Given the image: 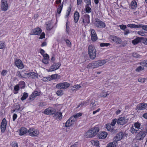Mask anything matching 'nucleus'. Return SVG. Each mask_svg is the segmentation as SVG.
Here are the masks:
<instances>
[{"instance_id": "nucleus-1", "label": "nucleus", "mask_w": 147, "mask_h": 147, "mask_svg": "<svg viewBox=\"0 0 147 147\" xmlns=\"http://www.w3.org/2000/svg\"><path fill=\"white\" fill-rule=\"evenodd\" d=\"M107 62L106 60H98L93 61L92 63L88 64L87 66L88 68H95L99 66H101L104 65Z\"/></svg>"}, {"instance_id": "nucleus-2", "label": "nucleus", "mask_w": 147, "mask_h": 147, "mask_svg": "<svg viewBox=\"0 0 147 147\" xmlns=\"http://www.w3.org/2000/svg\"><path fill=\"white\" fill-rule=\"evenodd\" d=\"M88 54L92 60L94 59L96 57V51L94 46L92 45L88 46Z\"/></svg>"}, {"instance_id": "nucleus-3", "label": "nucleus", "mask_w": 147, "mask_h": 147, "mask_svg": "<svg viewBox=\"0 0 147 147\" xmlns=\"http://www.w3.org/2000/svg\"><path fill=\"white\" fill-rule=\"evenodd\" d=\"M99 131V129H91L88 130L85 135L87 138L93 137L96 135Z\"/></svg>"}, {"instance_id": "nucleus-4", "label": "nucleus", "mask_w": 147, "mask_h": 147, "mask_svg": "<svg viewBox=\"0 0 147 147\" xmlns=\"http://www.w3.org/2000/svg\"><path fill=\"white\" fill-rule=\"evenodd\" d=\"M137 133L136 136V138L137 140H143L146 134V133L143 130H139Z\"/></svg>"}, {"instance_id": "nucleus-5", "label": "nucleus", "mask_w": 147, "mask_h": 147, "mask_svg": "<svg viewBox=\"0 0 147 147\" xmlns=\"http://www.w3.org/2000/svg\"><path fill=\"white\" fill-rule=\"evenodd\" d=\"M69 84L67 82L60 83L57 84L55 86L56 88L58 89H64L68 88L69 86Z\"/></svg>"}, {"instance_id": "nucleus-6", "label": "nucleus", "mask_w": 147, "mask_h": 147, "mask_svg": "<svg viewBox=\"0 0 147 147\" xmlns=\"http://www.w3.org/2000/svg\"><path fill=\"white\" fill-rule=\"evenodd\" d=\"M128 119L125 117H119L117 119V124L118 125H123L127 123Z\"/></svg>"}, {"instance_id": "nucleus-7", "label": "nucleus", "mask_w": 147, "mask_h": 147, "mask_svg": "<svg viewBox=\"0 0 147 147\" xmlns=\"http://www.w3.org/2000/svg\"><path fill=\"white\" fill-rule=\"evenodd\" d=\"M147 108V103L142 102L138 104L136 107V110L140 111L144 110Z\"/></svg>"}, {"instance_id": "nucleus-8", "label": "nucleus", "mask_w": 147, "mask_h": 147, "mask_svg": "<svg viewBox=\"0 0 147 147\" xmlns=\"http://www.w3.org/2000/svg\"><path fill=\"white\" fill-rule=\"evenodd\" d=\"M61 65V64L59 63H54L51 65L49 69H47L48 71H52L58 69Z\"/></svg>"}, {"instance_id": "nucleus-9", "label": "nucleus", "mask_w": 147, "mask_h": 147, "mask_svg": "<svg viewBox=\"0 0 147 147\" xmlns=\"http://www.w3.org/2000/svg\"><path fill=\"white\" fill-rule=\"evenodd\" d=\"M56 112V110L55 109L49 107L45 109L43 112V113L46 115L53 114Z\"/></svg>"}, {"instance_id": "nucleus-10", "label": "nucleus", "mask_w": 147, "mask_h": 147, "mask_svg": "<svg viewBox=\"0 0 147 147\" xmlns=\"http://www.w3.org/2000/svg\"><path fill=\"white\" fill-rule=\"evenodd\" d=\"M8 5L6 0H1V8L4 11H5L8 9Z\"/></svg>"}, {"instance_id": "nucleus-11", "label": "nucleus", "mask_w": 147, "mask_h": 147, "mask_svg": "<svg viewBox=\"0 0 147 147\" xmlns=\"http://www.w3.org/2000/svg\"><path fill=\"white\" fill-rule=\"evenodd\" d=\"M28 132L29 135L31 136H37L39 133V131L37 129H29Z\"/></svg>"}, {"instance_id": "nucleus-12", "label": "nucleus", "mask_w": 147, "mask_h": 147, "mask_svg": "<svg viewBox=\"0 0 147 147\" xmlns=\"http://www.w3.org/2000/svg\"><path fill=\"white\" fill-rule=\"evenodd\" d=\"M75 121V119H74V118L73 117H71L67 121L65 124V126L67 127H70L74 124Z\"/></svg>"}, {"instance_id": "nucleus-13", "label": "nucleus", "mask_w": 147, "mask_h": 147, "mask_svg": "<svg viewBox=\"0 0 147 147\" xmlns=\"http://www.w3.org/2000/svg\"><path fill=\"white\" fill-rule=\"evenodd\" d=\"M15 63L16 65L19 69H22L24 67V65L22 61L19 59H16Z\"/></svg>"}, {"instance_id": "nucleus-14", "label": "nucleus", "mask_w": 147, "mask_h": 147, "mask_svg": "<svg viewBox=\"0 0 147 147\" xmlns=\"http://www.w3.org/2000/svg\"><path fill=\"white\" fill-rule=\"evenodd\" d=\"M110 38L114 42L117 44H119L121 42V40L120 38L117 36H110Z\"/></svg>"}, {"instance_id": "nucleus-15", "label": "nucleus", "mask_w": 147, "mask_h": 147, "mask_svg": "<svg viewBox=\"0 0 147 147\" xmlns=\"http://www.w3.org/2000/svg\"><path fill=\"white\" fill-rule=\"evenodd\" d=\"M96 22V25L98 27L103 28L105 27V23L99 19H97Z\"/></svg>"}, {"instance_id": "nucleus-16", "label": "nucleus", "mask_w": 147, "mask_h": 147, "mask_svg": "<svg viewBox=\"0 0 147 147\" xmlns=\"http://www.w3.org/2000/svg\"><path fill=\"white\" fill-rule=\"evenodd\" d=\"M123 136V134L121 132L118 133L114 138V141L117 142L120 140L122 138Z\"/></svg>"}, {"instance_id": "nucleus-17", "label": "nucleus", "mask_w": 147, "mask_h": 147, "mask_svg": "<svg viewBox=\"0 0 147 147\" xmlns=\"http://www.w3.org/2000/svg\"><path fill=\"white\" fill-rule=\"evenodd\" d=\"M42 30L39 28H36L32 31V35H39L41 32Z\"/></svg>"}, {"instance_id": "nucleus-18", "label": "nucleus", "mask_w": 147, "mask_h": 147, "mask_svg": "<svg viewBox=\"0 0 147 147\" xmlns=\"http://www.w3.org/2000/svg\"><path fill=\"white\" fill-rule=\"evenodd\" d=\"M107 135V133L105 131L100 132L98 134V137L100 139H104L106 138Z\"/></svg>"}, {"instance_id": "nucleus-19", "label": "nucleus", "mask_w": 147, "mask_h": 147, "mask_svg": "<svg viewBox=\"0 0 147 147\" xmlns=\"http://www.w3.org/2000/svg\"><path fill=\"white\" fill-rule=\"evenodd\" d=\"M89 16L88 14H85L83 17V22L84 24H88L90 22Z\"/></svg>"}, {"instance_id": "nucleus-20", "label": "nucleus", "mask_w": 147, "mask_h": 147, "mask_svg": "<svg viewBox=\"0 0 147 147\" xmlns=\"http://www.w3.org/2000/svg\"><path fill=\"white\" fill-rule=\"evenodd\" d=\"M80 17L79 13L76 11L75 12L74 14V21L75 23H76L79 20Z\"/></svg>"}, {"instance_id": "nucleus-21", "label": "nucleus", "mask_w": 147, "mask_h": 147, "mask_svg": "<svg viewBox=\"0 0 147 147\" xmlns=\"http://www.w3.org/2000/svg\"><path fill=\"white\" fill-rule=\"evenodd\" d=\"M62 116V113L59 112H57L53 116L55 119H57V120H60L61 119Z\"/></svg>"}, {"instance_id": "nucleus-22", "label": "nucleus", "mask_w": 147, "mask_h": 147, "mask_svg": "<svg viewBox=\"0 0 147 147\" xmlns=\"http://www.w3.org/2000/svg\"><path fill=\"white\" fill-rule=\"evenodd\" d=\"M7 122L5 118H4L1 123V129H6L7 128Z\"/></svg>"}, {"instance_id": "nucleus-23", "label": "nucleus", "mask_w": 147, "mask_h": 147, "mask_svg": "<svg viewBox=\"0 0 147 147\" xmlns=\"http://www.w3.org/2000/svg\"><path fill=\"white\" fill-rule=\"evenodd\" d=\"M143 39V38L138 37L132 40V42L134 45H136L138 43L141 42V40Z\"/></svg>"}, {"instance_id": "nucleus-24", "label": "nucleus", "mask_w": 147, "mask_h": 147, "mask_svg": "<svg viewBox=\"0 0 147 147\" xmlns=\"http://www.w3.org/2000/svg\"><path fill=\"white\" fill-rule=\"evenodd\" d=\"M38 75L37 73H35L33 72L29 73V76L31 77L32 78H38Z\"/></svg>"}, {"instance_id": "nucleus-25", "label": "nucleus", "mask_w": 147, "mask_h": 147, "mask_svg": "<svg viewBox=\"0 0 147 147\" xmlns=\"http://www.w3.org/2000/svg\"><path fill=\"white\" fill-rule=\"evenodd\" d=\"M51 78V80L53 79H59L61 78V76L60 75L58 74L52 75L50 76Z\"/></svg>"}, {"instance_id": "nucleus-26", "label": "nucleus", "mask_w": 147, "mask_h": 147, "mask_svg": "<svg viewBox=\"0 0 147 147\" xmlns=\"http://www.w3.org/2000/svg\"><path fill=\"white\" fill-rule=\"evenodd\" d=\"M53 28V26L51 25V23L50 22H47L46 24V28L47 30H50Z\"/></svg>"}, {"instance_id": "nucleus-27", "label": "nucleus", "mask_w": 147, "mask_h": 147, "mask_svg": "<svg viewBox=\"0 0 147 147\" xmlns=\"http://www.w3.org/2000/svg\"><path fill=\"white\" fill-rule=\"evenodd\" d=\"M137 6V4L136 1L135 0L132 1L131 4V8L133 9H136Z\"/></svg>"}, {"instance_id": "nucleus-28", "label": "nucleus", "mask_w": 147, "mask_h": 147, "mask_svg": "<svg viewBox=\"0 0 147 147\" xmlns=\"http://www.w3.org/2000/svg\"><path fill=\"white\" fill-rule=\"evenodd\" d=\"M28 131L27 129H20L19 131V134L21 135H23L28 133Z\"/></svg>"}, {"instance_id": "nucleus-29", "label": "nucleus", "mask_w": 147, "mask_h": 147, "mask_svg": "<svg viewBox=\"0 0 147 147\" xmlns=\"http://www.w3.org/2000/svg\"><path fill=\"white\" fill-rule=\"evenodd\" d=\"M81 88V86L78 85H75L71 87V90L74 91L78 90Z\"/></svg>"}, {"instance_id": "nucleus-30", "label": "nucleus", "mask_w": 147, "mask_h": 147, "mask_svg": "<svg viewBox=\"0 0 147 147\" xmlns=\"http://www.w3.org/2000/svg\"><path fill=\"white\" fill-rule=\"evenodd\" d=\"M17 85L20 88H24L25 87V84L24 81H22L20 82Z\"/></svg>"}, {"instance_id": "nucleus-31", "label": "nucleus", "mask_w": 147, "mask_h": 147, "mask_svg": "<svg viewBox=\"0 0 147 147\" xmlns=\"http://www.w3.org/2000/svg\"><path fill=\"white\" fill-rule=\"evenodd\" d=\"M20 88L17 84L15 85L14 87L13 93L14 94H17L18 93Z\"/></svg>"}, {"instance_id": "nucleus-32", "label": "nucleus", "mask_w": 147, "mask_h": 147, "mask_svg": "<svg viewBox=\"0 0 147 147\" xmlns=\"http://www.w3.org/2000/svg\"><path fill=\"white\" fill-rule=\"evenodd\" d=\"M116 142L114 141L111 143L108 144L106 147H116Z\"/></svg>"}, {"instance_id": "nucleus-33", "label": "nucleus", "mask_w": 147, "mask_h": 147, "mask_svg": "<svg viewBox=\"0 0 147 147\" xmlns=\"http://www.w3.org/2000/svg\"><path fill=\"white\" fill-rule=\"evenodd\" d=\"M91 142L93 145L95 146H99V142L97 140H92Z\"/></svg>"}, {"instance_id": "nucleus-34", "label": "nucleus", "mask_w": 147, "mask_h": 147, "mask_svg": "<svg viewBox=\"0 0 147 147\" xmlns=\"http://www.w3.org/2000/svg\"><path fill=\"white\" fill-rule=\"evenodd\" d=\"M98 39L97 34H95L94 35H91V40L93 42H95Z\"/></svg>"}, {"instance_id": "nucleus-35", "label": "nucleus", "mask_w": 147, "mask_h": 147, "mask_svg": "<svg viewBox=\"0 0 147 147\" xmlns=\"http://www.w3.org/2000/svg\"><path fill=\"white\" fill-rule=\"evenodd\" d=\"M139 64L142 65L143 66L147 67V60H144L139 63Z\"/></svg>"}, {"instance_id": "nucleus-36", "label": "nucleus", "mask_w": 147, "mask_h": 147, "mask_svg": "<svg viewBox=\"0 0 147 147\" xmlns=\"http://www.w3.org/2000/svg\"><path fill=\"white\" fill-rule=\"evenodd\" d=\"M28 96V95L27 93L24 92L22 97L21 98V99L23 101L25 100Z\"/></svg>"}, {"instance_id": "nucleus-37", "label": "nucleus", "mask_w": 147, "mask_h": 147, "mask_svg": "<svg viewBox=\"0 0 147 147\" xmlns=\"http://www.w3.org/2000/svg\"><path fill=\"white\" fill-rule=\"evenodd\" d=\"M24 72L23 71H22V78H26L27 77H29V73H24Z\"/></svg>"}, {"instance_id": "nucleus-38", "label": "nucleus", "mask_w": 147, "mask_h": 147, "mask_svg": "<svg viewBox=\"0 0 147 147\" xmlns=\"http://www.w3.org/2000/svg\"><path fill=\"white\" fill-rule=\"evenodd\" d=\"M89 5H86V6L85 11L87 13H89L91 11V8L89 7Z\"/></svg>"}, {"instance_id": "nucleus-39", "label": "nucleus", "mask_w": 147, "mask_h": 147, "mask_svg": "<svg viewBox=\"0 0 147 147\" xmlns=\"http://www.w3.org/2000/svg\"><path fill=\"white\" fill-rule=\"evenodd\" d=\"M71 6L70 5V6L68 8V9L67 10V13L66 14V16H65V18H67L68 17V16L71 10Z\"/></svg>"}, {"instance_id": "nucleus-40", "label": "nucleus", "mask_w": 147, "mask_h": 147, "mask_svg": "<svg viewBox=\"0 0 147 147\" xmlns=\"http://www.w3.org/2000/svg\"><path fill=\"white\" fill-rule=\"evenodd\" d=\"M117 120L115 118L113 119L111 123V126L112 127L114 126L116 123H117Z\"/></svg>"}, {"instance_id": "nucleus-41", "label": "nucleus", "mask_w": 147, "mask_h": 147, "mask_svg": "<svg viewBox=\"0 0 147 147\" xmlns=\"http://www.w3.org/2000/svg\"><path fill=\"white\" fill-rule=\"evenodd\" d=\"M144 69V68L143 67H142L141 66H139L137 67L135 70L136 72H140L142 70H143Z\"/></svg>"}, {"instance_id": "nucleus-42", "label": "nucleus", "mask_w": 147, "mask_h": 147, "mask_svg": "<svg viewBox=\"0 0 147 147\" xmlns=\"http://www.w3.org/2000/svg\"><path fill=\"white\" fill-rule=\"evenodd\" d=\"M39 95V93L37 91H34L30 96L31 97L33 98L35 96H38Z\"/></svg>"}, {"instance_id": "nucleus-43", "label": "nucleus", "mask_w": 147, "mask_h": 147, "mask_svg": "<svg viewBox=\"0 0 147 147\" xmlns=\"http://www.w3.org/2000/svg\"><path fill=\"white\" fill-rule=\"evenodd\" d=\"M63 91L61 90H59L56 92V94L58 96H61L63 95Z\"/></svg>"}, {"instance_id": "nucleus-44", "label": "nucleus", "mask_w": 147, "mask_h": 147, "mask_svg": "<svg viewBox=\"0 0 147 147\" xmlns=\"http://www.w3.org/2000/svg\"><path fill=\"white\" fill-rule=\"evenodd\" d=\"M108 95H109V94H108L106 92L104 91L101 93L100 96L101 97H105Z\"/></svg>"}, {"instance_id": "nucleus-45", "label": "nucleus", "mask_w": 147, "mask_h": 147, "mask_svg": "<svg viewBox=\"0 0 147 147\" xmlns=\"http://www.w3.org/2000/svg\"><path fill=\"white\" fill-rule=\"evenodd\" d=\"M82 115V113H80L74 115L72 117L74 118V119H75V120H76V118L81 116Z\"/></svg>"}, {"instance_id": "nucleus-46", "label": "nucleus", "mask_w": 147, "mask_h": 147, "mask_svg": "<svg viewBox=\"0 0 147 147\" xmlns=\"http://www.w3.org/2000/svg\"><path fill=\"white\" fill-rule=\"evenodd\" d=\"M132 56L136 58H140L141 57V56L136 53H134L132 54Z\"/></svg>"}, {"instance_id": "nucleus-47", "label": "nucleus", "mask_w": 147, "mask_h": 147, "mask_svg": "<svg viewBox=\"0 0 147 147\" xmlns=\"http://www.w3.org/2000/svg\"><path fill=\"white\" fill-rule=\"evenodd\" d=\"M5 47V42L3 41H0V49H2Z\"/></svg>"}, {"instance_id": "nucleus-48", "label": "nucleus", "mask_w": 147, "mask_h": 147, "mask_svg": "<svg viewBox=\"0 0 147 147\" xmlns=\"http://www.w3.org/2000/svg\"><path fill=\"white\" fill-rule=\"evenodd\" d=\"M108 131H110V134H113L117 132V129H108Z\"/></svg>"}, {"instance_id": "nucleus-49", "label": "nucleus", "mask_w": 147, "mask_h": 147, "mask_svg": "<svg viewBox=\"0 0 147 147\" xmlns=\"http://www.w3.org/2000/svg\"><path fill=\"white\" fill-rule=\"evenodd\" d=\"M140 123L139 122H136L134 124L135 128L137 129H140Z\"/></svg>"}, {"instance_id": "nucleus-50", "label": "nucleus", "mask_w": 147, "mask_h": 147, "mask_svg": "<svg viewBox=\"0 0 147 147\" xmlns=\"http://www.w3.org/2000/svg\"><path fill=\"white\" fill-rule=\"evenodd\" d=\"M110 45V44L109 43H101L100 44V46L101 47H108Z\"/></svg>"}, {"instance_id": "nucleus-51", "label": "nucleus", "mask_w": 147, "mask_h": 147, "mask_svg": "<svg viewBox=\"0 0 147 147\" xmlns=\"http://www.w3.org/2000/svg\"><path fill=\"white\" fill-rule=\"evenodd\" d=\"M63 5H61L59 8L57 9V12L58 13H60L61 12V10L63 7Z\"/></svg>"}, {"instance_id": "nucleus-52", "label": "nucleus", "mask_w": 147, "mask_h": 147, "mask_svg": "<svg viewBox=\"0 0 147 147\" xmlns=\"http://www.w3.org/2000/svg\"><path fill=\"white\" fill-rule=\"evenodd\" d=\"M12 147H18V143L16 142H13L11 144Z\"/></svg>"}, {"instance_id": "nucleus-53", "label": "nucleus", "mask_w": 147, "mask_h": 147, "mask_svg": "<svg viewBox=\"0 0 147 147\" xmlns=\"http://www.w3.org/2000/svg\"><path fill=\"white\" fill-rule=\"evenodd\" d=\"M16 75L18 77L20 78H22V73H21L20 71H17L16 72Z\"/></svg>"}, {"instance_id": "nucleus-54", "label": "nucleus", "mask_w": 147, "mask_h": 147, "mask_svg": "<svg viewBox=\"0 0 147 147\" xmlns=\"http://www.w3.org/2000/svg\"><path fill=\"white\" fill-rule=\"evenodd\" d=\"M137 33L138 34L143 36L145 35V32L142 31H140L138 32Z\"/></svg>"}, {"instance_id": "nucleus-55", "label": "nucleus", "mask_w": 147, "mask_h": 147, "mask_svg": "<svg viewBox=\"0 0 147 147\" xmlns=\"http://www.w3.org/2000/svg\"><path fill=\"white\" fill-rule=\"evenodd\" d=\"M119 27L121 29L124 30L126 28V26L123 24L119 25Z\"/></svg>"}, {"instance_id": "nucleus-56", "label": "nucleus", "mask_w": 147, "mask_h": 147, "mask_svg": "<svg viewBox=\"0 0 147 147\" xmlns=\"http://www.w3.org/2000/svg\"><path fill=\"white\" fill-rule=\"evenodd\" d=\"M43 56L44 57L43 59H46L49 60V56L47 54H45L43 55Z\"/></svg>"}, {"instance_id": "nucleus-57", "label": "nucleus", "mask_w": 147, "mask_h": 147, "mask_svg": "<svg viewBox=\"0 0 147 147\" xmlns=\"http://www.w3.org/2000/svg\"><path fill=\"white\" fill-rule=\"evenodd\" d=\"M91 105L92 106V107H92L93 108H94V107L96 105L95 104V102L94 100H91Z\"/></svg>"}, {"instance_id": "nucleus-58", "label": "nucleus", "mask_w": 147, "mask_h": 147, "mask_svg": "<svg viewBox=\"0 0 147 147\" xmlns=\"http://www.w3.org/2000/svg\"><path fill=\"white\" fill-rule=\"evenodd\" d=\"M139 131V130L138 129L137 130L136 129H131L130 130V132L133 134L137 133Z\"/></svg>"}, {"instance_id": "nucleus-59", "label": "nucleus", "mask_w": 147, "mask_h": 147, "mask_svg": "<svg viewBox=\"0 0 147 147\" xmlns=\"http://www.w3.org/2000/svg\"><path fill=\"white\" fill-rule=\"evenodd\" d=\"M90 31L91 35H94L95 34H96L94 30L92 29H90Z\"/></svg>"}, {"instance_id": "nucleus-60", "label": "nucleus", "mask_w": 147, "mask_h": 147, "mask_svg": "<svg viewBox=\"0 0 147 147\" xmlns=\"http://www.w3.org/2000/svg\"><path fill=\"white\" fill-rule=\"evenodd\" d=\"M45 34L44 32H42L41 34L40 35V37L39 38L40 39H42L45 38Z\"/></svg>"}, {"instance_id": "nucleus-61", "label": "nucleus", "mask_w": 147, "mask_h": 147, "mask_svg": "<svg viewBox=\"0 0 147 147\" xmlns=\"http://www.w3.org/2000/svg\"><path fill=\"white\" fill-rule=\"evenodd\" d=\"M124 31V34L125 35H127L130 33L129 30L127 29L125 30Z\"/></svg>"}, {"instance_id": "nucleus-62", "label": "nucleus", "mask_w": 147, "mask_h": 147, "mask_svg": "<svg viewBox=\"0 0 147 147\" xmlns=\"http://www.w3.org/2000/svg\"><path fill=\"white\" fill-rule=\"evenodd\" d=\"M66 42L67 45L69 47H70L71 46V43L69 40H66Z\"/></svg>"}, {"instance_id": "nucleus-63", "label": "nucleus", "mask_w": 147, "mask_h": 147, "mask_svg": "<svg viewBox=\"0 0 147 147\" xmlns=\"http://www.w3.org/2000/svg\"><path fill=\"white\" fill-rule=\"evenodd\" d=\"M127 26L131 28H135V25L134 24H128L127 25Z\"/></svg>"}, {"instance_id": "nucleus-64", "label": "nucleus", "mask_w": 147, "mask_h": 147, "mask_svg": "<svg viewBox=\"0 0 147 147\" xmlns=\"http://www.w3.org/2000/svg\"><path fill=\"white\" fill-rule=\"evenodd\" d=\"M143 42L146 45H147V38L143 39Z\"/></svg>"}]
</instances>
